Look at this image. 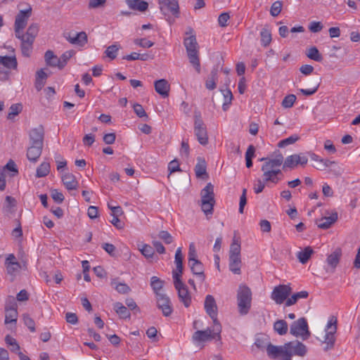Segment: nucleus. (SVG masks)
<instances>
[{
  "label": "nucleus",
  "mask_w": 360,
  "mask_h": 360,
  "mask_svg": "<svg viewBox=\"0 0 360 360\" xmlns=\"http://www.w3.org/2000/svg\"><path fill=\"white\" fill-rule=\"evenodd\" d=\"M50 164L47 162H43L37 167L36 171V176L38 178L44 177L50 172Z\"/></svg>",
  "instance_id": "obj_40"
},
{
  "label": "nucleus",
  "mask_w": 360,
  "mask_h": 360,
  "mask_svg": "<svg viewBox=\"0 0 360 360\" xmlns=\"http://www.w3.org/2000/svg\"><path fill=\"white\" fill-rule=\"evenodd\" d=\"M337 323L338 320L335 316H331L327 323L325 328L326 334L323 340H321V345L323 346V349L324 352H328L333 349L335 347L336 338L335 333L337 332Z\"/></svg>",
  "instance_id": "obj_5"
},
{
  "label": "nucleus",
  "mask_w": 360,
  "mask_h": 360,
  "mask_svg": "<svg viewBox=\"0 0 360 360\" xmlns=\"http://www.w3.org/2000/svg\"><path fill=\"white\" fill-rule=\"evenodd\" d=\"M252 302V292L245 285H240L237 292V303L238 312L240 315H246L250 308Z\"/></svg>",
  "instance_id": "obj_4"
},
{
  "label": "nucleus",
  "mask_w": 360,
  "mask_h": 360,
  "mask_svg": "<svg viewBox=\"0 0 360 360\" xmlns=\"http://www.w3.org/2000/svg\"><path fill=\"white\" fill-rule=\"evenodd\" d=\"M0 65L8 69L15 70L18 66V63L15 57L11 56H0Z\"/></svg>",
  "instance_id": "obj_33"
},
{
  "label": "nucleus",
  "mask_w": 360,
  "mask_h": 360,
  "mask_svg": "<svg viewBox=\"0 0 360 360\" xmlns=\"http://www.w3.org/2000/svg\"><path fill=\"white\" fill-rule=\"evenodd\" d=\"M128 7L131 10L144 12L148 9V4L143 0H125Z\"/></svg>",
  "instance_id": "obj_25"
},
{
  "label": "nucleus",
  "mask_w": 360,
  "mask_h": 360,
  "mask_svg": "<svg viewBox=\"0 0 360 360\" xmlns=\"http://www.w3.org/2000/svg\"><path fill=\"white\" fill-rule=\"evenodd\" d=\"M163 281L160 280L157 276H152L150 278V286L153 290L155 296L158 295V293H161L160 291L163 287Z\"/></svg>",
  "instance_id": "obj_41"
},
{
  "label": "nucleus",
  "mask_w": 360,
  "mask_h": 360,
  "mask_svg": "<svg viewBox=\"0 0 360 360\" xmlns=\"http://www.w3.org/2000/svg\"><path fill=\"white\" fill-rule=\"evenodd\" d=\"M113 309L120 319H126L130 318L131 314L129 311L121 302H117L114 303Z\"/></svg>",
  "instance_id": "obj_32"
},
{
  "label": "nucleus",
  "mask_w": 360,
  "mask_h": 360,
  "mask_svg": "<svg viewBox=\"0 0 360 360\" xmlns=\"http://www.w3.org/2000/svg\"><path fill=\"white\" fill-rule=\"evenodd\" d=\"M201 208L206 215L212 214L215 203L214 187L211 183L207 184L201 191Z\"/></svg>",
  "instance_id": "obj_6"
},
{
  "label": "nucleus",
  "mask_w": 360,
  "mask_h": 360,
  "mask_svg": "<svg viewBox=\"0 0 360 360\" xmlns=\"http://www.w3.org/2000/svg\"><path fill=\"white\" fill-rule=\"evenodd\" d=\"M190 63L193 66L198 73L200 72V62L199 58L198 44L195 36L191 34L186 37L184 41Z\"/></svg>",
  "instance_id": "obj_3"
},
{
  "label": "nucleus",
  "mask_w": 360,
  "mask_h": 360,
  "mask_svg": "<svg viewBox=\"0 0 360 360\" xmlns=\"http://www.w3.org/2000/svg\"><path fill=\"white\" fill-rule=\"evenodd\" d=\"M260 161H264V163L262 166V171L263 172V180L266 183L271 182L277 184L281 180L282 176L280 167L283 162V156L278 151L274 158H262Z\"/></svg>",
  "instance_id": "obj_2"
},
{
  "label": "nucleus",
  "mask_w": 360,
  "mask_h": 360,
  "mask_svg": "<svg viewBox=\"0 0 360 360\" xmlns=\"http://www.w3.org/2000/svg\"><path fill=\"white\" fill-rule=\"evenodd\" d=\"M6 269L8 274H14L20 269V264L15 261V257L13 254L9 255L6 259Z\"/></svg>",
  "instance_id": "obj_24"
},
{
  "label": "nucleus",
  "mask_w": 360,
  "mask_h": 360,
  "mask_svg": "<svg viewBox=\"0 0 360 360\" xmlns=\"http://www.w3.org/2000/svg\"><path fill=\"white\" fill-rule=\"evenodd\" d=\"M215 332L214 325L213 326L212 330L207 328L204 330H197L193 335V340L194 342H202L212 340L216 338L220 340V333L217 334Z\"/></svg>",
  "instance_id": "obj_15"
},
{
  "label": "nucleus",
  "mask_w": 360,
  "mask_h": 360,
  "mask_svg": "<svg viewBox=\"0 0 360 360\" xmlns=\"http://www.w3.org/2000/svg\"><path fill=\"white\" fill-rule=\"evenodd\" d=\"M155 297L157 307L162 311V315L169 316L173 312V306L169 297L164 293H158Z\"/></svg>",
  "instance_id": "obj_14"
},
{
  "label": "nucleus",
  "mask_w": 360,
  "mask_h": 360,
  "mask_svg": "<svg viewBox=\"0 0 360 360\" xmlns=\"http://www.w3.org/2000/svg\"><path fill=\"white\" fill-rule=\"evenodd\" d=\"M314 251L310 247H306L303 250L297 253V257L302 264H305L311 257Z\"/></svg>",
  "instance_id": "obj_36"
},
{
  "label": "nucleus",
  "mask_w": 360,
  "mask_h": 360,
  "mask_svg": "<svg viewBox=\"0 0 360 360\" xmlns=\"http://www.w3.org/2000/svg\"><path fill=\"white\" fill-rule=\"evenodd\" d=\"M174 285L178 292V297L179 301L188 308L192 303V297L188 291L187 286L182 282L181 278L176 276L173 278Z\"/></svg>",
  "instance_id": "obj_9"
},
{
  "label": "nucleus",
  "mask_w": 360,
  "mask_h": 360,
  "mask_svg": "<svg viewBox=\"0 0 360 360\" xmlns=\"http://www.w3.org/2000/svg\"><path fill=\"white\" fill-rule=\"evenodd\" d=\"M261 44L266 47L269 46L271 41V33L270 30L264 27L260 31Z\"/></svg>",
  "instance_id": "obj_38"
},
{
  "label": "nucleus",
  "mask_w": 360,
  "mask_h": 360,
  "mask_svg": "<svg viewBox=\"0 0 360 360\" xmlns=\"http://www.w3.org/2000/svg\"><path fill=\"white\" fill-rule=\"evenodd\" d=\"M44 59L46 64L48 66L53 67V68H58V58L56 55L54 54V53L51 51H46L44 54Z\"/></svg>",
  "instance_id": "obj_34"
},
{
  "label": "nucleus",
  "mask_w": 360,
  "mask_h": 360,
  "mask_svg": "<svg viewBox=\"0 0 360 360\" xmlns=\"http://www.w3.org/2000/svg\"><path fill=\"white\" fill-rule=\"evenodd\" d=\"M111 285L119 293H121V294H127L131 290L130 288L126 283H119L117 279L112 280Z\"/></svg>",
  "instance_id": "obj_39"
},
{
  "label": "nucleus",
  "mask_w": 360,
  "mask_h": 360,
  "mask_svg": "<svg viewBox=\"0 0 360 360\" xmlns=\"http://www.w3.org/2000/svg\"><path fill=\"white\" fill-rule=\"evenodd\" d=\"M246 194H247V189L243 188L242 195H240V198L239 209H238L239 212L241 214L243 213L244 207L247 203Z\"/></svg>",
  "instance_id": "obj_60"
},
{
  "label": "nucleus",
  "mask_w": 360,
  "mask_h": 360,
  "mask_svg": "<svg viewBox=\"0 0 360 360\" xmlns=\"http://www.w3.org/2000/svg\"><path fill=\"white\" fill-rule=\"evenodd\" d=\"M266 353L271 359L292 360V356H304L307 353V347L299 340L290 341L280 346L269 343L266 346Z\"/></svg>",
  "instance_id": "obj_1"
},
{
  "label": "nucleus",
  "mask_w": 360,
  "mask_h": 360,
  "mask_svg": "<svg viewBox=\"0 0 360 360\" xmlns=\"http://www.w3.org/2000/svg\"><path fill=\"white\" fill-rule=\"evenodd\" d=\"M62 181L65 188L70 190H76L78 186V182L75 176L71 173H66L62 176Z\"/></svg>",
  "instance_id": "obj_23"
},
{
  "label": "nucleus",
  "mask_w": 360,
  "mask_h": 360,
  "mask_svg": "<svg viewBox=\"0 0 360 360\" xmlns=\"http://www.w3.org/2000/svg\"><path fill=\"white\" fill-rule=\"evenodd\" d=\"M195 175L198 178L204 179V176L207 174L206 165L204 161L198 162L195 167Z\"/></svg>",
  "instance_id": "obj_47"
},
{
  "label": "nucleus",
  "mask_w": 360,
  "mask_h": 360,
  "mask_svg": "<svg viewBox=\"0 0 360 360\" xmlns=\"http://www.w3.org/2000/svg\"><path fill=\"white\" fill-rule=\"evenodd\" d=\"M6 343L11 346V350L13 352H17L20 350V345L17 342L16 340L11 335H6L5 338Z\"/></svg>",
  "instance_id": "obj_48"
},
{
  "label": "nucleus",
  "mask_w": 360,
  "mask_h": 360,
  "mask_svg": "<svg viewBox=\"0 0 360 360\" xmlns=\"http://www.w3.org/2000/svg\"><path fill=\"white\" fill-rule=\"evenodd\" d=\"M229 257H240V243L235 238L230 246Z\"/></svg>",
  "instance_id": "obj_42"
},
{
  "label": "nucleus",
  "mask_w": 360,
  "mask_h": 360,
  "mask_svg": "<svg viewBox=\"0 0 360 360\" xmlns=\"http://www.w3.org/2000/svg\"><path fill=\"white\" fill-rule=\"evenodd\" d=\"M188 265L193 274L199 278L200 282H203L205 279V276L204 274V266L202 263L197 259L188 262Z\"/></svg>",
  "instance_id": "obj_18"
},
{
  "label": "nucleus",
  "mask_w": 360,
  "mask_h": 360,
  "mask_svg": "<svg viewBox=\"0 0 360 360\" xmlns=\"http://www.w3.org/2000/svg\"><path fill=\"white\" fill-rule=\"evenodd\" d=\"M319 86V82H316V84L313 88H311V89H300L299 91L304 96H309L314 94L317 91Z\"/></svg>",
  "instance_id": "obj_59"
},
{
  "label": "nucleus",
  "mask_w": 360,
  "mask_h": 360,
  "mask_svg": "<svg viewBox=\"0 0 360 360\" xmlns=\"http://www.w3.org/2000/svg\"><path fill=\"white\" fill-rule=\"evenodd\" d=\"M51 197L53 200L57 203H62L64 200V196L63 193L56 189H54L51 191Z\"/></svg>",
  "instance_id": "obj_62"
},
{
  "label": "nucleus",
  "mask_w": 360,
  "mask_h": 360,
  "mask_svg": "<svg viewBox=\"0 0 360 360\" xmlns=\"http://www.w3.org/2000/svg\"><path fill=\"white\" fill-rule=\"evenodd\" d=\"M120 48V46L117 44L110 45L105 51V54L110 60H114L117 57V51H119Z\"/></svg>",
  "instance_id": "obj_46"
},
{
  "label": "nucleus",
  "mask_w": 360,
  "mask_h": 360,
  "mask_svg": "<svg viewBox=\"0 0 360 360\" xmlns=\"http://www.w3.org/2000/svg\"><path fill=\"white\" fill-rule=\"evenodd\" d=\"M274 330L280 335H284L287 333L288 326L284 320H277L274 323Z\"/></svg>",
  "instance_id": "obj_35"
},
{
  "label": "nucleus",
  "mask_w": 360,
  "mask_h": 360,
  "mask_svg": "<svg viewBox=\"0 0 360 360\" xmlns=\"http://www.w3.org/2000/svg\"><path fill=\"white\" fill-rule=\"evenodd\" d=\"M266 182L262 181L261 179H257L254 184V191L255 193L258 194L263 191L265 187Z\"/></svg>",
  "instance_id": "obj_64"
},
{
  "label": "nucleus",
  "mask_w": 360,
  "mask_h": 360,
  "mask_svg": "<svg viewBox=\"0 0 360 360\" xmlns=\"http://www.w3.org/2000/svg\"><path fill=\"white\" fill-rule=\"evenodd\" d=\"M338 220V213L333 212L329 217H323L316 221L319 229H327Z\"/></svg>",
  "instance_id": "obj_22"
},
{
  "label": "nucleus",
  "mask_w": 360,
  "mask_h": 360,
  "mask_svg": "<svg viewBox=\"0 0 360 360\" xmlns=\"http://www.w3.org/2000/svg\"><path fill=\"white\" fill-rule=\"evenodd\" d=\"M174 262L176 269L172 271V278H175L176 276L178 278H181L183 273V255L181 248H178L175 252Z\"/></svg>",
  "instance_id": "obj_17"
},
{
  "label": "nucleus",
  "mask_w": 360,
  "mask_h": 360,
  "mask_svg": "<svg viewBox=\"0 0 360 360\" xmlns=\"http://www.w3.org/2000/svg\"><path fill=\"white\" fill-rule=\"evenodd\" d=\"M39 32V25L37 23H32L27 30L25 34L23 33V31L20 32L21 36L18 38H26L32 41H34L35 37H37Z\"/></svg>",
  "instance_id": "obj_29"
},
{
  "label": "nucleus",
  "mask_w": 360,
  "mask_h": 360,
  "mask_svg": "<svg viewBox=\"0 0 360 360\" xmlns=\"http://www.w3.org/2000/svg\"><path fill=\"white\" fill-rule=\"evenodd\" d=\"M16 200L14 198L7 195L5 198L4 209L6 212L11 213L13 212V208L16 206Z\"/></svg>",
  "instance_id": "obj_45"
},
{
  "label": "nucleus",
  "mask_w": 360,
  "mask_h": 360,
  "mask_svg": "<svg viewBox=\"0 0 360 360\" xmlns=\"http://www.w3.org/2000/svg\"><path fill=\"white\" fill-rule=\"evenodd\" d=\"M308 162V158L301 154H293L288 156L283 162V169L292 170L298 165L304 166Z\"/></svg>",
  "instance_id": "obj_13"
},
{
  "label": "nucleus",
  "mask_w": 360,
  "mask_h": 360,
  "mask_svg": "<svg viewBox=\"0 0 360 360\" xmlns=\"http://www.w3.org/2000/svg\"><path fill=\"white\" fill-rule=\"evenodd\" d=\"M1 170H4V174L6 173V170L14 172L13 176H15L18 173L16 165L12 160H10Z\"/></svg>",
  "instance_id": "obj_57"
},
{
  "label": "nucleus",
  "mask_w": 360,
  "mask_h": 360,
  "mask_svg": "<svg viewBox=\"0 0 360 360\" xmlns=\"http://www.w3.org/2000/svg\"><path fill=\"white\" fill-rule=\"evenodd\" d=\"M342 256V252L340 249H336L333 252L329 255L326 259V263L328 266L326 267V271L334 272L335 268L340 262V257Z\"/></svg>",
  "instance_id": "obj_16"
},
{
  "label": "nucleus",
  "mask_w": 360,
  "mask_h": 360,
  "mask_svg": "<svg viewBox=\"0 0 360 360\" xmlns=\"http://www.w3.org/2000/svg\"><path fill=\"white\" fill-rule=\"evenodd\" d=\"M283 4L281 1L274 2L271 6L270 13L272 16L276 17L280 14L282 10Z\"/></svg>",
  "instance_id": "obj_51"
},
{
  "label": "nucleus",
  "mask_w": 360,
  "mask_h": 360,
  "mask_svg": "<svg viewBox=\"0 0 360 360\" xmlns=\"http://www.w3.org/2000/svg\"><path fill=\"white\" fill-rule=\"evenodd\" d=\"M6 316H5V323H16L18 319V311L17 309H5Z\"/></svg>",
  "instance_id": "obj_43"
},
{
  "label": "nucleus",
  "mask_w": 360,
  "mask_h": 360,
  "mask_svg": "<svg viewBox=\"0 0 360 360\" xmlns=\"http://www.w3.org/2000/svg\"><path fill=\"white\" fill-rule=\"evenodd\" d=\"M23 321L30 332L34 333L36 331L35 322L28 314L23 315Z\"/></svg>",
  "instance_id": "obj_53"
},
{
  "label": "nucleus",
  "mask_w": 360,
  "mask_h": 360,
  "mask_svg": "<svg viewBox=\"0 0 360 360\" xmlns=\"http://www.w3.org/2000/svg\"><path fill=\"white\" fill-rule=\"evenodd\" d=\"M307 56L315 61L321 62L323 60L322 56L320 54L318 49L316 46H312L308 49Z\"/></svg>",
  "instance_id": "obj_44"
},
{
  "label": "nucleus",
  "mask_w": 360,
  "mask_h": 360,
  "mask_svg": "<svg viewBox=\"0 0 360 360\" xmlns=\"http://www.w3.org/2000/svg\"><path fill=\"white\" fill-rule=\"evenodd\" d=\"M309 296V293L307 291L302 290L298 292H296L291 295V297H288L285 301V306L290 307L295 304L300 299H306Z\"/></svg>",
  "instance_id": "obj_31"
},
{
  "label": "nucleus",
  "mask_w": 360,
  "mask_h": 360,
  "mask_svg": "<svg viewBox=\"0 0 360 360\" xmlns=\"http://www.w3.org/2000/svg\"><path fill=\"white\" fill-rule=\"evenodd\" d=\"M158 237L164 240L166 244H170L173 241V237L167 231H161L158 233Z\"/></svg>",
  "instance_id": "obj_55"
},
{
  "label": "nucleus",
  "mask_w": 360,
  "mask_h": 360,
  "mask_svg": "<svg viewBox=\"0 0 360 360\" xmlns=\"http://www.w3.org/2000/svg\"><path fill=\"white\" fill-rule=\"evenodd\" d=\"M134 44L143 48H150L153 46L154 43L146 39H136Z\"/></svg>",
  "instance_id": "obj_56"
},
{
  "label": "nucleus",
  "mask_w": 360,
  "mask_h": 360,
  "mask_svg": "<svg viewBox=\"0 0 360 360\" xmlns=\"http://www.w3.org/2000/svg\"><path fill=\"white\" fill-rule=\"evenodd\" d=\"M42 146L32 145L27 150V158L32 162H37L41 155Z\"/></svg>",
  "instance_id": "obj_20"
},
{
  "label": "nucleus",
  "mask_w": 360,
  "mask_h": 360,
  "mask_svg": "<svg viewBox=\"0 0 360 360\" xmlns=\"http://www.w3.org/2000/svg\"><path fill=\"white\" fill-rule=\"evenodd\" d=\"M30 144L42 146L44 143V130L41 127L35 128L30 132Z\"/></svg>",
  "instance_id": "obj_19"
},
{
  "label": "nucleus",
  "mask_w": 360,
  "mask_h": 360,
  "mask_svg": "<svg viewBox=\"0 0 360 360\" xmlns=\"http://www.w3.org/2000/svg\"><path fill=\"white\" fill-rule=\"evenodd\" d=\"M230 18V15L228 13H222L218 18V23L219 26L224 27L227 26V22Z\"/></svg>",
  "instance_id": "obj_61"
},
{
  "label": "nucleus",
  "mask_w": 360,
  "mask_h": 360,
  "mask_svg": "<svg viewBox=\"0 0 360 360\" xmlns=\"http://www.w3.org/2000/svg\"><path fill=\"white\" fill-rule=\"evenodd\" d=\"M154 86L156 92L163 98L169 96L170 86L168 82L165 79H158L155 82Z\"/></svg>",
  "instance_id": "obj_21"
},
{
  "label": "nucleus",
  "mask_w": 360,
  "mask_h": 360,
  "mask_svg": "<svg viewBox=\"0 0 360 360\" xmlns=\"http://www.w3.org/2000/svg\"><path fill=\"white\" fill-rule=\"evenodd\" d=\"M22 110V106L20 103H15L11 105L9 108V112L7 118L11 120L14 116L18 115Z\"/></svg>",
  "instance_id": "obj_49"
},
{
  "label": "nucleus",
  "mask_w": 360,
  "mask_h": 360,
  "mask_svg": "<svg viewBox=\"0 0 360 360\" xmlns=\"http://www.w3.org/2000/svg\"><path fill=\"white\" fill-rule=\"evenodd\" d=\"M204 307L206 313L213 321L214 324L215 333L219 334L221 332V326L217 319L218 308L214 297L211 295L205 297Z\"/></svg>",
  "instance_id": "obj_7"
},
{
  "label": "nucleus",
  "mask_w": 360,
  "mask_h": 360,
  "mask_svg": "<svg viewBox=\"0 0 360 360\" xmlns=\"http://www.w3.org/2000/svg\"><path fill=\"white\" fill-rule=\"evenodd\" d=\"M295 101L296 96L294 94H289L283 98L282 101V106L285 108H290L292 107Z\"/></svg>",
  "instance_id": "obj_52"
},
{
  "label": "nucleus",
  "mask_w": 360,
  "mask_h": 360,
  "mask_svg": "<svg viewBox=\"0 0 360 360\" xmlns=\"http://www.w3.org/2000/svg\"><path fill=\"white\" fill-rule=\"evenodd\" d=\"M299 139V136L296 134H293L285 139L280 141L278 143V146L280 148H284L288 145L293 144Z\"/></svg>",
  "instance_id": "obj_50"
},
{
  "label": "nucleus",
  "mask_w": 360,
  "mask_h": 360,
  "mask_svg": "<svg viewBox=\"0 0 360 360\" xmlns=\"http://www.w3.org/2000/svg\"><path fill=\"white\" fill-rule=\"evenodd\" d=\"M75 51L74 50H69L64 52L60 58H58V68L62 70L68 63V60L75 55Z\"/></svg>",
  "instance_id": "obj_37"
},
{
  "label": "nucleus",
  "mask_w": 360,
  "mask_h": 360,
  "mask_svg": "<svg viewBox=\"0 0 360 360\" xmlns=\"http://www.w3.org/2000/svg\"><path fill=\"white\" fill-rule=\"evenodd\" d=\"M194 134L201 145L205 146L208 143L207 128L200 115L194 117Z\"/></svg>",
  "instance_id": "obj_11"
},
{
  "label": "nucleus",
  "mask_w": 360,
  "mask_h": 360,
  "mask_svg": "<svg viewBox=\"0 0 360 360\" xmlns=\"http://www.w3.org/2000/svg\"><path fill=\"white\" fill-rule=\"evenodd\" d=\"M67 39L72 44L83 46L87 42V35L86 32H81L74 37L69 36Z\"/></svg>",
  "instance_id": "obj_26"
},
{
  "label": "nucleus",
  "mask_w": 360,
  "mask_h": 360,
  "mask_svg": "<svg viewBox=\"0 0 360 360\" xmlns=\"http://www.w3.org/2000/svg\"><path fill=\"white\" fill-rule=\"evenodd\" d=\"M229 270L234 274H241V259L240 257H229Z\"/></svg>",
  "instance_id": "obj_27"
},
{
  "label": "nucleus",
  "mask_w": 360,
  "mask_h": 360,
  "mask_svg": "<svg viewBox=\"0 0 360 360\" xmlns=\"http://www.w3.org/2000/svg\"><path fill=\"white\" fill-rule=\"evenodd\" d=\"M32 15V8L29 7L25 11H20L15 16L14 30L15 37H19L20 32L25 28L28 20Z\"/></svg>",
  "instance_id": "obj_10"
},
{
  "label": "nucleus",
  "mask_w": 360,
  "mask_h": 360,
  "mask_svg": "<svg viewBox=\"0 0 360 360\" xmlns=\"http://www.w3.org/2000/svg\"><path fill=\"white\" fill-rule=\"evenodd\" d=\"M290 333L296 338L307 340L311 335L307 319L304 317L293 321L290 326Z\"/></svg>",
  "instance_id": "obj_8"
},
{
  "label": "nucleus",
  "mask_w": 360,
  "mask_h": 360,
  "mask_svg": "<svg viewBox=\"0 0 360 360\" xmlns=\"http://www.w3.org/2000/svg\"><path fill=\"white\" fill-rule=\"evenodd\" d=\"M134 112L136 114V115L139 117H148V115L143 108V106L140 104L136 103L133 106Z\"/></svg>",
  "instance_id": "obj_58"
},
{
  "label": "nucleus",
  "mask_w": 360,
  "mask_h": 360,
  "mask_svg": "<svg viewBox=\"0 0 360 360\" xmlns=\"http://www.w3.org/2000/svg\"><path fill=\"white\" fill-rule=\"evenodd\" d=\"M323 29V25L320 22L313 21L309 26V30L313 32H319Z\"/></svg>",
  "instance_id": "obj_63"
},
{
  "label": "nucleus",
  "mask_w": 360,
  "mask_h": 360,
  "mask_svg": "<svg viewBox=\"0 0 360 360\" xmlns=\"http://www.w3.org/2000/svg\"><path fill=\"white\" fill-rule=\"evenodd\" d=\"M21 41V51L22 54L25 57H29L32 51V45L34 41L26 38H18Z\"/></svg>",
  "instance_id": "obj_30"
},
{
  "label": "nucleus",
  "mask_w": 360,
  "mask_h": 360,
  "mask_svg": "<svg viewBox=\"0 0 360 360\" xmlns=\"http://www.w3.org/2000/svg\"><path fill=\"white\" fill-rule=\"evenodd\" d=\"M292 292V288L288 285H278L276 286L271 295V298L278 304L286 301Z\"/></svg>",
  "instance_id": "obj_12"
},
{
  "label": "nucleus",
  "mask_w": 360,
  "mask_h": 360,
  "mask_svg": "<svg viewBox=\"0 0 360 360\" xmlns=\"http://www.w3.org/2000/svg\"><path fill=\"white\" fill-rule=\"evenodd\" d=\"M165 8L169 10L172 15L178 16L179 13L178 0H167L166 4L160 6V9L162 12H164Z\"/></svg>",
  "instance_id": "obj_28"
},
{
  "label": "nucleus",
  "mask_w": 360,
  "mask_h": 360,
  "mask_svg": "<svg viewBox=\"0 0 360 360\" xmlns=\"http://www.w3.org/2000/svg\"><path fill=\"white\" fill-rule=\"evenodd\" d=\"M140 250L141 253L147 258H151L154 255V250L153 247L147 244L143 245Z\"/></svg>",
  "instance_id": "obj_54"
}]
</instances>
